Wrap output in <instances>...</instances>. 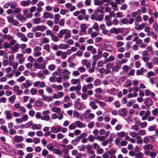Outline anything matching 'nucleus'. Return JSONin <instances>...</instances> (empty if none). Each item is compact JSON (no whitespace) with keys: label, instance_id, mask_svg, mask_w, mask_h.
<instances>
[{"label":"nucleus","instance_id":"obj_1","mask_svg":"<svg viewBox=\"0 0 158 158\" xmlns=\"http://www.w3.org/2000/svg\"><path fill=\"white\" fill-rule=\"evenodd\" d=\"M70 74V72L68 71L66 69H63L62 72L61 73L60 76L62 78L65 80H68L69 78V75Z\"/></svg>","mask_w":158,"mask_h":158},{"label":"nucleus","instance_id":"obj_2","mask_svg":"<svg viewBox=\"0 0 158 158\" xmlns=\"http://www.w3.org/2000/svg\"><path fill=\"white\" fill-rule=\"evenodd\" d=\"M90 111L89 109L86 110L83 114L85 116V119H87L89 118L90 119H93L95 117L94 114L92 113H90Z\"/></svg>","mask_w":158,"mask_h":158},{"label":"nucleus","instance_id":"obj_3","mask_svg":"<svg viewBox=\"0 0 158 158\" xmlns=\"http://www.w3.org/2000/svg\"><path fill=\"white\" fill-rule=\"evenodd\" d=\"M81 31H79V34L80 35H82L85 34L86 33V29L88 27L85 24H82L80 26Z\"/></svg>","mask_w":158,"mask_h":158},{"label":"nucleus","instance_id":"obj_4","mask_svg":"<svg viewBox=\"0 0 158 158\" xmlns=\"http://www.w3.org/2000/svg\"><path fill=\"white\" fill-rule=\"evenodd\" d=\"M32 84V82L30 80H26L25 82L22 83L20 85L21 89L27 88L31 86Z\"/></svg>","mask_w":158,"mask_h":158},{"label":"nucleus","instance_id":"obj_5","mask_svg":"<svg viewBox=\"0 0 158 158\" xmlns=\"http://www.w3.org/2000/svg\"><path fill=\"white\" fill-rule=\"evenodd\" d=\"M74 108L78 110H81L85 108V105L81 102H77L74 104Z\"/></svg>","mask_w":158,"mask_h":158},{"label":"nucleus","instance_id":"obj_6","mask_svg":"<svg viewBox=\"0 0 158 158\" xmlns=\"http://www.w3.org/2000/svg\"><path fill=\"white\" fill-rule=\"evenodd\" d=\"M47 29V27L44 25H37L35 27V29L33 30V31L35 32L36 31H43L46 30Z\"/></svg>","mask_w":158,"mask_h":158},{"label":"nucleus","instance_id":"obj_7","mask_svg":"<svg viewBox=\"0 0 158 158\" xmlns=\"http://www.w3.org/2000/svg\"><path fill=\"white\" fill-rule=\"evenodd\" d=\"M61 129V127L59 126H55L52 127L51 129V131L55 133H57L60 131Z\"/></svg>","mask_w":158,"mask_h":158},{"label":"nucleus","instance_id":"obj_8","mask_svg":"<svg viewBox=\"0 0 158 158\" xmlns=\"http://www.w3.org/2000/svg\"><path fill=\"white\" fill-rule=\"evenodd\" d=\"M33 85L35 87H39L41 88H44L45 86V84L44 82L40 81H37L35 82L33 84Z\"/></svg>","mask_w":158,"mask_h":158},{"label":"nucleus","instance_id":"obj_9","mask_svg":"<svg viewBox=\"0 0 158 158\" xmlns=\"http://www.w3.org/2000/svg\"><path fill=\"white\" fill-rule=\"evenodd\" d=\"M53 17V15L51 13L49 12H45L43 14V18L47 19L49 18L50 19H52Z\"/></svg>","mask_w":158,"mask_h":158},{"label":"nucleus","instance_id":"obj_10","mask_svg":"<svg viewBox=\"0 0 158 158\" xmlns=\"http://www.w3.org/2000/svg\"><path fill=\"white\" fill-rule=\"evenodd\" d=\"M13 139L16 143L21 142L23 141L24 138L22 136L16 135L14 137Z\"/></svg>","mask_w":158,"mask_h":158},{"label":"nucleus","instance_id":"obj_11","mask_svg":"<svg viewBox=\"0 0 158 158\" xmlns=\"http://www.w3.org/2000/svg\"><path fill=\"white\" fill-rule=\"evenodd\" d=\"M16 18L21 22H24L26 20V17L22 16L21 14H18L16 16Z\"/></svg>","mask_w":158,"mask_h":158},{"label":"nucleus","instance_id":"obj_12","mask_svg":"<svg viewBox=\"0 0 158 158\" xmlns=\"http://www.w3.org/2000/svg\"><path fill=\"white\" fill-rule=\"evenodd\" d=\"M5 114L6 116V119L7 120H10L13 118L12 115L10 111L6 110L5 111Z\"/></svg>","mask_w":158,"mask_h":158},{"label":"nucleus","instance_id":"obj_13","mask_svg":"<svg viewBox=\"0 0 158 158\" xmlns=\"http://www.w3.org/2000/svg\"><path fill=\"white\" fill-rule=\"evenodd\" d=\"M65 7L70 11H73L76 9V7L74 6H73L72 4L70 3H68L65 4Z\"/></svg>","mask_w":158,"mask_h":158},{"label":"nucleus","instance_id":"obj_14","mask_svg":"<svg viewBox=\"0 0 158 158\" xmlns=\"http://www.w3.org/2000/svg\"><path fill=\"white\" fill-rule=\"evenodd\" d=\"M75 124L78 127L81 128L85 127H86V124L80 121H77L75 122Z\"/></svg>","mask_w":158,"mask_h":158},{"label":"nucleus","instance_id":"obj_15","mask_svg":"<svg viewBox=\"0 0 158 158\" xmlns=\"http://www.w3.org/2000/svg\"><path fill=\"white\" fill-rule=\"evenodd\" d=\"M69 30L67 29H63L60 30L57 35L58 37L60 38H62L63 37V35L65 34Z\"/></svg>","mask_w":158,"mask_h":158},{"label":"nucleus","instance_id":"obj_16","mask_svg":"<svg viewBox=\"0 0 158 158\" xmlns=\"http://www.w3.org/2000/svg\"><path fill=\"white\" fill-rule=\"evenodd\" d=\"M102 47L104 48V50L110 52L113 50V47L110 45H107L105 44L103 45Z\"/></svg>","mask_w":158,"mask_h":158},{"label":"nucleus","instance_id":"obj_17","mask_svg":"<svg viewBox=\"0 0 158 158\" xmlns=\"http://www.w3.org/2000/svg\"><path fill=\"white\" fill-rule=\"evenodd\" d=\"M31 1L30 0H23L20 2V4L23 6H27L30 5Z\"/></svg>","mask_w":158,"mask_h":158},{"label":"nucleus","instance_id":"obj_18","mask_svg":"<svg viewBox=\"0 0 158 158\" xmlns=\"http://www.w3.org/2000/svg\"><path fill=\"white\" fill-rule=\"evenodd\" d=\"M34 67L37 69H42L45 67V65L43 64L36 63L34 64Z\"/></svg>","mask_w":158,"mask_h":158},{"label":"nucleus","instance_id":"obj_19","mask_svg":"<svg viewBox=\"0 0 158 158\" xmlns=\"http://www.w3.org/2000/svg\"><path fill=\"white\" fill-rule=\"evenodd\" d=\"M119 114L123 116H125L127 114V110L125 108H123L119 110Z\"/></svg>","mask_w":158,"mask_h":158},{"label":"nucleus","instance_id":"obj_20","mask_svg":"<svg viewBox=\"0 0 158 158\" xmlns=\"http://www.w3.org/2000/svg\"><path fill=\"white\" fill-rule=\"evenodd\" d=\"M20 45L19 44H16L15 46L11 48V49L15 52L18 51V49L20 48Z\"/></svg>","mask_w":158,"mask_h":158},{"label":"nucleus","instance_id":"obj_21","mask_svg":"<svg viewBox=\"0 0 158 158\" xmlns=\"http://www.w3.org/2000/svg\"><path fill=\"white\" fill-rule=\"evenodd\" d=\"M69 47L70 46L67 44L61 43L59 45V48L60 49H66Z\"/></svg>","mask_w":158,"mask_h":158},{"label":"nucleus","instance_id":"obj_22","mask_svg":"<svg viewBox=\"0 0 158 158\" xmlns=\"http://www.w3.org/2000/svg\"><path fill=\"white\" fill-rule=\"evenodd\" d=\"M2 38L5 40L8 41L10 40L11 39H14V37L10 34L4 35L2 36Z\"/></svg>","mask_w":158,"mask_h":158},{"label":"nucleus","instance_id":"obj_23","mask_svg":"<svg viewBox=\"0 0 158 158\" xmlns=\"http://www.w3.org/2000/svg\"><path fill=\"white\" fill-rule=\"evenodd\" d=\"M118 0H116L115 2H113L111 3V5L114 10L117 9L118 4Z\"/></svg>","mask_w":158,"mask_h":158},{"label":"nucleus","instance_id":"obj_24","mask_svg":"<svg viewBox=\"0 0 158 158\" xmlns=\"http://www.w3.org/2000/svg\"><path fill=\"white\" fill-rule=\"evenodd\" d=\"M51 110L52 112L57 114H59L62 111L61 108L57 107H54L51 109Z\"/></svg>","mask_w":158,"mask_h":158},{"label":"nucleus","instance_id":"obj_25","mask_svg":"<svg viewBox=\"0 0 158 158\" xmlns=\"http://www.w3.org/2000/svg\"><path fill=\"white\" fill-rule=\"evenodd\" d=\"M60 18V16L59 14L55 15L54 17V21L55 24H57L58 22V21Z\"/></svg>","mask_w":158,"mask_h":158},{"label":"nucleus","instance_id":"obj_26","mask_svg":"<svg viewBox=\"0 0 158 158\" xmlns=\"http://www.w3.org/2000/svg\"><path fill=\"white\" fill-rule=\"evenodd\" d=\"M144 104L147 106H149L152 104V101L151 99L147 98L144 102Z\"/></svg>","mask_w":158,"mask_h":158},{"label":"nucleus","instance_id":"obj_27","mask_svg":"<svg viewBox=\"0 0 158 158\" xmlns=\"http://www.w3.org/2000/svg\"><path fill=\"white\" fill-rule=\"evenodd\" d=\"M146 50L152 55H153L155 53L154 51H153V48L151 46H148L146 48Z\"/></svg>","mask_w":158,"mask_h":158},{"label":"nucleus","instance_id":"obj_28","mask_svg":"<svg viewBox=\"0 0 158 158\" xmlns=\"http://www.w3.org/2000/svg\"><path fill=\"white\" fill-rule=\"evenodd\" d=\"M19 65V63L15 61L13 62H10L9 65L12 66L14 69H16Z\"/></svg>","mask_w":158,"mask_h":158},{"label":"nucleus","instance_id":"obj_29","mask_svg":"<svg viewBox=\"0 0 158 158\" xmlns=\"http://www.w3.org/2000/svg\"><path fill=\"white\" fill-rule=\"evenodd\" d=\"M41 125L40 124H33L31 128L32 129L40 130L41 129Z\"/></svg>","mask_w":158,"mask_h":158},{"label":"nucleus","instance_id":"obj_30","mask_svg":"<svg viewBox=\"0 0 158 158\" xmlns=\"http://www.w3.org/2000/svg\"><path fill=\"white\" fill-rule=\"evenodd\" d=\"M119 32L122 33L123 35H126L129 32V30L127 28H124L122 29L119 28Z\"/></svg>","mask_w":158,"mask_h":158},{"label":"nucleus","instance_id":"obj_31","mask_svg":"<svg viewBox=\"0 0 158 158\" xmlns=\"http://www.w3.org/2000/svg\"><path fill=\"white\" fill-rule=\"evenodd\" d=\"M71 82L73 84L75 85L77 84H79L81 83V81L79 79H72L71 80Z\"/></svg>","mask_w":158,"mask_h":158},{"label":"nucleus","instance_id":"obj_32","mask_svg":"<svg viewBox=\"0 0 158 158\" xmlns=\"http://www.w3.org/2000/svg\"><path fill=\"white\" fill-rule=\"evenodd\" d=\"M51 48L55 51H57L59 49V45H57L54 44H52L51 45Z\"/></svg>","mask_w":158,"mask_h":158},{"label":"nucleus","instance_id":"obj_33","mask_svg":"<svg viewBox=\"0 0 158 158\" xmlns=\"http://www.w3.org/2000/svg\"><path fill=\"white\" fill-rule=\"evenodd\" d=\"M81 138L80 137H78L76 138V139L73 140L71 143L73 144L74 145H77L80 141Z\"/></svg>","mask_w":158,"mask_h":158},{"label":"nucleus","instance_id":"obj_34","mask_svg":"<svg viewBox=\"0 0 158 158\" xmlns=\"http://www.w3.org/2000/svg\"><path fill=\"white\" fill-rule=\"evenodd\" d=\"M89 105L93 110H95L98 108V106L95 104V102L94 101L90 102Z\"/></svg>","mask_w":158,"mask_h":158},{"label":"nucleus","instance_id":"obj_35","mask_svg":"<svg viewBox=\"0 0 158 158\" xmlns=\"http://www.w3.org/2000/svg\"><path fill=\"white\" fill-rule=\"evenodd\" d=\"M51 39L54 42H57L59 40V39L58 37L55 35L54 33H52L51 35Z\"/></svg>","mask_w":158,"mask_h":158},{"label":"nucleus","instance_id":"obj_36","mask_svg":"<svg viewBox=\"0 0 158 158\" xmlns=\"http://www.w3.org/2000/svg\"><path fill=\"white\" fill-rule=\"evenodd\" d=\"M45 89L46 91L49 94H52L53 93V90L51 86L49 85L46 86Z\"/></svg>","mask_w":158,"mask_h":158},{"label":"nucleus","instance_id":"obj_37","mask_svg":"<svg viewBox=\"0 0 158 158\" xmlns=\"http://www.w3.org/2000/svg\"><path fill=\"white\" fill-rule=\"evenodd\" d=\"M16 99V96L15 95H13L9 98V102L11 104H13L14 102L15 101Z\"/></svg>","mask_w":158,"mask_h":158},{"label":"nucleus","instance_id":"obj_38","mask_svg":"<svg viewBox=\"0 0 158 158\" xmlns=\"http://www.w3.org/2000/svg\"><path fill=\"white\" fill-rule=\"evenodd\" d=\"M50 117L49 115H45L44 116H42L41 120H45L46 121H48L50 120Z\"/></svg>","mask_w":158,"mask_h":158},{"label":"nucleus","instance_id":"obj_39","mask_svg":"<svg viewBox=\"0 0 158 158\" xmlns=\"http://www.w3.org/2000/svg\"><path fill=\"white\" fill-rule=\"evenodd\" d=\"M53 151L55 153L58 155H61L63 152L62 151L57 148H55L54 149V150Z\"/></svg>","mask_w":158,"mask_h":158},{"label":"nucleus","instance_id":"obj_40","mask_svg":"<svg viewBox=\"0 0 158 158\" xmlns=\"http://www.w3.org/2000/svg\"><path fill=\"white\" fill-rule=\"evenodd\" d=\"M145 66L148 69H151L153 67V64L152 62H149L146 63Z\"/></svg>","mask_w":158,"mask_h":158},{"label":"nucleus","instance_id":"obj_41","mask_svg":"<svg viewBox=\"0 0 158 158\" xmlns=\"http://www.w3.org/2000/svg\"><path fill=\"white\" fill-rule=\"evenodd\" d=\"M77 70L81 73H85L86 71L85 68L82 66L79 67L77 68Z\"/></svg>","mask_w":158,"mask_h":158},{"label":"nucleus","instance_id":"obj_42","mask_svg":"<svg viewBox=\"0 0 158 158\" xmlns=\"http://www.w3.org/2000/svg\"><path fill=\"white\" fill-rule=\"evenodd\" d=\"M144 156V154L142 152L136 153L135 157L136 158H143Z\"/></svg>","mask_w":158,"mask_h":158},{"label":"nucleus","instance_id":"obj_43","mask_svg":"<svg viewBox=\"0 0 158 158\" xmlns=\"http://www.w3.org/2000/svg\"><path fill=\"white\" fill-rule=\"evenodd\" d=\"M30 92L31 95H34L37 93V89L35 88H32L30 89Z\"/></svg>","mask_w":158,"mask_h":158},{"label":"nucleus","instance_id":"obj_44","mask_svg":"<svg viewBox=\"0 0 158 158\" xmlns=\"http://www.w3.org/2000/svg\"><path fill=\"white\" fill-rule=\"evenodd\" d=\"M94 80V78L91 77H89L86 78L85 79V82L87 83L93 82Z\"/></svg>","mask_w":158,"mask_h":158},{"label":"nucleus","instance_id":"obj_45","mask_svg":"<svg viewBox=\"0 0 158 158\" xmlns=\"http://www.w3.org/2000/svg\"><path fill=\"white\" fill-rule=\"evenodd\" d=\"M43 48L45 50L48 52H51V50L50 48V45L49 44H46L43 46Z\"/></svg>","mask_w":158,"mask_h":158},{"label":"nucleus","instance_id":"obj_46","mask_svg":"<svg viewBox=\"0 0 158 158\" xmlns=\"http://www.w3.org/2000/svg\"><path fill=\"white\" fill-rule=\"evenodd\" d=\"M33 23L35 24H38L41 22V19L40 18H35L32 20Z\"/></svg>","mask_w":158,"mask_h":158},{"label":"nucleus","instance_id":"obj_47","mask_svg":"<svg viewBox=\"0 0 158 158\" xmlns=\"http://www.w3.org/2000/svg\"><path fill=\"white\" fill-rule=\"evenodd\" d=\"M48 69L49 70L51 71H54L56 68V66L53 64H50L48 66Z\"/></svg>","mask_w":158,"mask_h":158},{"label":"nucleus","instance_id":"obj_48","mask_svg":"<svg viewBox=\"0 0 158 158\" xmlns=\"http://www.w3.org/2000/svg\"><path fill=\"white\" fill-rule=\"evenodd\" d=\"M106 139V137H105V136H98L96 137V139L97 140L101 141L103 142Z\"/></svg>","mask_w":158,"mask_h":158},{"label":"nucleus","instance_id":"obj_49","mask_svg":"<svg viewBox=\"0 0 158 158\" xmlns=\"http://www.w3.org/2000/svg\"><path fill=\"white\" fill-rule=\"evenodd\" d=\"M71 36V33L70 32V31L69 30L68 32L65 34L64 36V39L65 40H67Z\"/></svg>","mask_w":158,"mask_h":158},{"label":"nucleus","instance_id":"obj_50","mask_svg":"<svg viewBox=\"0 0 158 158\" xmlns=\"http://www.w3.org/2000/svg\"><path fill=\"white\" fill-rule=\"evenodd\" d=\"M94 85L95 86H98L101 84V81L99 79H96L94 81Z\"/></svg>","mask_w":158,"mask_h":158},{"label":"nucleus","instance_id":"obj_51","mask_svg":"<svg viewBox=\"0 0 158 158\" xmlns=\"http://www.w3.org/2000/svg\"><path fill=\"white\" fill-rule=\"evenodd\" d=\"M47 148L51 151H53L54 150L53 146L52 143H49L47 146Z\"/></svg>","mask_w":158,"mask_h":158},{"label":"nucleus","instance_id":"obj_52","mask_svg":"<svg viewBox=\"0 0 158 158\" xmlns=\"http://www.w3.org/2000/svg\"><path fill=\"white\" fill-rule=\"evenodd\" d=\"M15 147L16 148H23L24 147V145L23 143H20L15 144Z\"/></svg>","mask_w":158,"mask_h":158},{"label":"nucleus","instance_id":"obj_53","mask_svg":"<svg viewBox=\"0 0 158 158\" xmlns=\"http://www.w3.org/2000/svg\"><path fill=\"white\" fill-rule=\"evenodd\" d=\"M25 80V77L23 76H22L18 78L17 80V81L19 83H21L23 81Z\"/></svg>","mask_w":158,"mask_h":158},{"label":"nucleus","instance_id":"obj_54","mask_svg":"<svg viewBox=\"0 0 158 158\" xmlns=\"http://www.w3.org/2000/svg\"><path fill=\"white\" fill-rule=\"evenodd\" d=\"M110 32L111 33L117 34L118 33V29L116 28L113 27L111 29Z\"/></svg>","mask_w":158,"mask_h":158},{"label":"nucleus","instance_id":"obj_55","mask_svg":"<svg viewBox=\"0 0 158 158\" xmlns=\"http://www.w3.org/2000/svg\"><path fill=\"white\" fill-rule=\"evenodd\" d=\"M153 148V146L152 144H148L147 145H145L143 147V149L145 150L146 148L150 150H151Z\"/></svg>","mask_w":158,"mask_h":158},{"label":"nucleus","instance_id":"obj_56","mask_svg":"<svg viewBox=\"0 0 158 158\" xmlns=\"http://www.w3.org/2000/svg\"><path fill=\"white\" fill-rule=\"evenodd\" d=\"M6 19L8 22L11 23H12L15 19L12 17L9 16H7Z\"/></svg>","mask_w":158,"mask_h":158},{"label":"nucleus","instance_id":"obj_57","mask_svg":"<svg viewBox=\"0 0 158 158\" xmlns=\"http://www.w3.org/2000/svg\"><path fill=\"white\" fill-rule=\"evenodd\" d=\"M88 139L90 142H93L95 139H96V137L92 135H90L88 136Z\"/></svg>","mask_w":158,"mask_h":158},{"label":"nucleus","instance_id":"obj_58","mask_svg":"<svg viewBox=\"0 0 158 158\" xmlns=\"http://www.w3.org/2000/svg\"><path fill=\"white\" fill-rule=\"evenodd\" d=\"M81 98L83 100H87L88 98V94L85 93H82L81 94Z\"/></svg>","mask_w":158,"mask_h":158},{"label":"nucleus","instance_id":"obj_59","mask_svg":"<svg viewBox=\"0 0 158 158\" xmlns=\"http://www.w3.org/2000/svg\"><path fill=\"white\" fill-rule=\"evenodd\" d=\"M21 11V9L20 8L18 7L16 8L14 10V13H13V15H15L16 14H18Z\"/></svg>","mask_w":158,"mask_h":158},{"label":"nucleus","instance_id":"obj_60","mask_svg":"<svg viewBox=\"0 0 158 158\" xmlns=\"http://www.w3.org/2000/svg\"><path fill=\"white\" fill-rule=\"evenodd\" d=\"M29 118V117L27 114H24L22 118L23 121L25 122L27 121Z\"/></svg>","mask_w":158,"mask_h":158},{"label":"nucleus","instance_id":"obj_61","mask_svg":"<svg viewBox=\"0 0 158 158\" xmlns=\"http://www.w3.org/2000/svg\"><path fill=\"white\" fill-rule=\"evenodd\" d=\"M120 22L121 23L125 24H127L128 22V20L126 18L122 19H120Z\"/></svg>","mask_w":158,"mask_h":158},{"label":"nucleus","instance_id":"obj_62","mask_svg":"<svg viewBox=\"0 0 158 158\" xmlns=\"http://www.w3.org/2000/svg\"><path fill=\"white\" fill-rule=\"evenodd\" d=\"M156 126L155 125H154L153 126H150L148 129V130L150 131H153L155 130L156 128Z\"/></svg>","mask_w":158,"mask_h":158},{"label":"nucleus","instance_id":"obj_63","mask_svg":"<svg viewBox=\"0 0 158 158\" xmlns=\"http://www.w3.org/2000/svg\"><path fill=\"white\" fill-rule=\"evenodd\" d=\"M37 77L41 78L44 79V76L43 73L42 71H40L37 73Z\"/></svg>","mask_w":158,"mask_h":158},{"label":"nucleus","instance_id":"obj_64","mask_svg":"<svg viewBox=\"0 0 158 158\" xmlns=\"http://www.w3.org/2000/svg\"><path fill=\"white\" fill-rule=\"evenodd\" d=\"M103 19V16L102 15H97L96 16V20L99 21H102Z\"/></svg>","mask_w":158,"mask_h":158}]
</instances>
